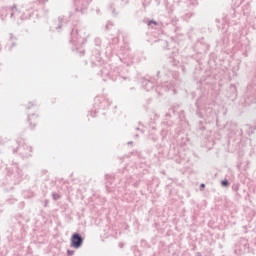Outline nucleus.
<instances>
[{
  "mask_svg": "<svg viewBox=\"0 0 256 256\" xmlns=\"http://www.w3.org/2000/svg\"><path fill=\"white\" fill-rule=\"evenodd\" d=\"M221 185H222V187H227V186L229 185V181L223 180V181L221 182Z\"/></svg>",
  "mask_w": 256,
  "mask_h": 256,
  "instance_id": "f03ea898",
  "label": "nucleus"
},
{
  "mask_svg": "<svg viewBox=\"0 0 256 256\" xmlns=\"http://www.w3.org/2000/svg\"><path fill=\"white\" fill-rule=\"evenodd\" d=\"M202 189L205 188V184H201Z\"/></svg>",
  "mask_w": 256,
  "mask_h": 256,
  "instance_id": "7ed1b4c3",
  "label": "nucleus"
},
{
  "mask_svg": "<svg viewBox=\"0 0 256 256\" xmlns=\"http://www.w3.org/2000/svg\"><path fill=\"white\" fill-rule=\"evenodd\" d=\"M81 245H83V238H81L79 234H74L71 238V247L79 249Z\"/></svg>",
  "mask_w": 256,
  "mask_h": 256,
  "instance_id": "f257e3e1",
  "label": "nucleus"
}]
</instances>
